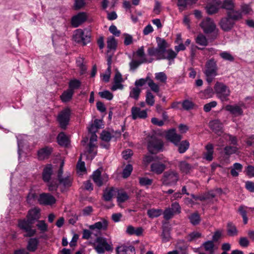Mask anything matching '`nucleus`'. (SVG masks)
<instances>
[{
  "instance_id": "obj_1",
  "label": "nucleus",
  "mask_w": 254,
  "mask_h": 254,
  "mask_svg": "<svg viewBox=\"0 0 254 254\" xmlns=\"http://www.w3.org/2000/svg\"><path fill=\"white\" fill-rule=\"evenodd\" d=\"M157 47L149 48L147 53L150 56L155 57L157 60H167L169 64L174 62L177 57V53L172 49H167L169 45L163 38H156Z\"/></svg>"
},
{
  "instance_id": "obj_2",
  "label": "nucleus",
  "mask_w": 254,
  "mask_h": 254,
  "mask_svg": "<svg viewBox=\"0 0 254 254\" xmlns=\"http://www.w3.org/2000/svg\"><path fill=\"white\" fill-rule=\"evenodd\" d=\"M243 15L241 12H235L234 14L230 12L226 13V15L221 18L219 22V26L224 32H229L234 28L236 22L241 20Z\"/></svg>"
},
{
  "instance_id": "obj_3",
  "label": "nucleus",
  "mask_w": 254,
  "mask_h": 254,
  "mask_svg": "<svg viewBox=\"0 0 254 254\" xmlns=\"http://www.w3.org/2000/svg\"><path fill=\"white\" fill-rule=\"evenodd\" d=\"M108 221L105 219H102L101 221L96 222L89 226V230L84 229L83 230L82 238L88 240L92 234L98 236L100 234L101 230H105L108 227Z\"/></svg>"
},
{
  "instance_id": "obj_4",
  "label": "nucleus",
  "mask_w": 254,
  "mask_h": 254,
  "mask_svg": "<svg viewBox=\"0 0 254 254\" xmlns=\"http://www.w3.org/2000/svg\"><path fill=\"white\" fill-rule=\"evenodd\" d=\"M205 34L212 33V39H215L218 34L219 30L216 28V25L214 21L209 17L204 19L199 24Z\"/></svg>"
},
{
  "instance_id": "obj_5",
  "label": "nucleus",
  "mask_w": 254,
  "mask_h": 254,
  "mask_svg": "<svg viewBox=\"0 0 254 254\" xmlns=\"http://www.w3.org/2000/svg\"><path fill=\"white\" fill-rule=\"evenodd\" d=\"M205 66L204 73L206 76V80L208 83H211L217 75L218 67L216 62L213 59H211L206 62Z\"/></svg>"
},
{
  "instance_id": "obj_6",
  "label": "nucleus",
  "mask_w": 254,
  "mask_h": 254,
  "mask_svg": "<svg viewBox=\"0 0 254 254\" xmlns=\"http://www.w3.org/2000/svg\"><path fill=\"white\" fill-rule=\"evenodd\" d=\"M163 142L156 134H153L149 137L148 141L147 148L151 154H155L162 151Z\"/></svg>"
},
{
  "instance_id": "obj_7",
  "label": "nucleus",
  "mask_w": 254,
  "mask_h": 254,
  "mask_svg": "<svg viewBox=\"0 0 254 254\" xmlns=\"http://www.w3.org/2000/svg\"><path fill=\"white\" fill-rule=\"evenodd\" d=\"M179 174L174 170H170L164 173L161 181L166 186H172L177 184L179 180Z\"/></svg>"
},
{
  "instance_id": "obj_8",
  "label": "nucleus",
  "mask_w": 254,
  "mask_h": 254,
  "mask_svg": "<svg viewBox=\"0 0 254 254\" xmlns=\"http://www.w3.org/2000/svg\"><path fill=\"white\" fill-rule=\"evenodd\" d=\"M91 34L90 31L78 29L76 30L73 35V40L77 43H82L85 45L91 41Z\"/></svg>"
},
{
  "instance_id": "obj_9",
  "label": "nucleus",
  "mask_w": 254,
  "mask_h": 254,
  "mask_svg": "<svg viewBox=\"0 0 254 254\" xmlns=\"http://www.w3.org/2000/svg\"><path fill=\"white\" fill-rule=\"evenodd\" d=\"M94 249L98 254H103L105 251L112 252L113 250L111 245L108 243L105 238L98 237L95 240Z\"/></svg>"
},
{
  "instance_id": "obj_10",
  "label": "nucleus",
  "mask_w": 254,
  "mask_h": 254,
  "mask_svg": "<svg viewBox=\"0 0 254 254\" xmlns=\"http://www.w3.org/2000/svg\"><path fill=\"white\" fill-rule=\"evenodd\" d=\"M217 97L222 102L227 101L230 96V90L228 87L222 83L217 82L214 87Z\"/></svg>"
},
{
  "instance_id": "obj_11",
  "label": "nucleus",
  "mask_w": 254,
  "mask_h": 254,
  "mask_svg": "<svg viewBox=\"0 0 254 254\" xmlns=\"http://www.w3.org/2000/svg\"><path fill=\"white\" fill-rule=\"evenodd\" d=\"M33 224L28 219H20L18 220V227L20 230L26 233L24 235V237H31L35 234L36 230L32 228Z\"/></svg>"
},
{
  "instance_id": "obj_12",
  "label": "nucleus",
  "mask_w": 254,
  "mask_h": 254,
  "mask_svg": "<svg viewBox=\"0 0 254 254\" xmlns=\"http://www.w3.org/2000/svg\"><path fill=\"white\" fill-rule=\"evenodd\" d=\"M167 164H171L167 159L162 160V162H155L151 164L150 170L156 174H161L166 169Z\"/></svg>"
},
{
  "instance_id": "obj_13",
  "label": "nucleus",
  "mask_w": 254,
  "mask_h": 254,
  "mask_svg": "<svg viewBox=\"0 0 254 254\" xmlns=\"http://www.w3.org/2000/svg\"><path fill=\"white\" fill-rule=\"evenodd\" d=\"M70 110L66 108L62 111L58 116V121L62 128L65 129L70 120Z\"/></svg>"
},
{
  "instance_id": "obj_14",
  "label": "nucleus",
  "mask_w": 254,
  "mask_h": 254,
  "mask_svg": "<svg viewBox=\"0 0 254 254\" xmlns=\"http://www.w3.org/2000/svg\"><path fill=\"white\" fill-rule=\"evenodd\" d=\"M92 179L96 185L100 187L108 182V175L104 174L101 176V171L97 169L94 172L92 175Z\"/></svg>"
},
{
  "instance_id": "obj_15",
  "label": "nucleus",
  "mask_w": 254,
  "mask_h": 254,
  "mask_svg": "<svg viewBox=\"0 0 254 254\" xmlns=\"http://www.w3.org/2000/svg\"><path fill=\"white\" fill-rule=\"evenodd\" d=\"M38 201L41 204L48 205L54 204L56 200L51 194L43 193L40 195Z\"/></svg>"
},
{
  "instance_id": "obj_16",
  "label": "nucleus",
  "mask_w": 254,
  "mask_h": 254,
  "mask_svg": "<svg viewBox=\"0 0 254 254\" xmlns=\"http://www.w3.org/2000/svg\"><path fill=\"white\" fill-rule=\"evenodd\" d=\"M87 19L86 13L81 12L73 16L71 20V24L74 27H77Z\"/></svg>"
},
{
  "instance_id": "obj_17",
  "label": "nucleus",
  "mask_w": 254,
  "mask_h": 254,
  "mask_svg": "<svg viewBox=\"0 0 254 254\" xmlns=\"http://www.w3.org/2000/svg\"><path fill=\"white\" fill-rule=\"evenodd\" d=\"M182 135L176 133V129H169L166 133V138L175 144L177 145L182 139Z\"/></svg>"
},
{
  "instance_id": "obj_18",
  "label": "nucleus",
  "mask_w": 254,
  "mask_h": 254,
  "mask_svg": "<svg viewBox=\"0 0 254 254\" xmlns=\"http://www.w3.org/2000/svg\"><path fill=\"white\" fill-rule=\"evenodd\" d=\"M221 7L227 10L226 13L230 12L231 14H234L235 12H240L234 9L235 4L233 0H224Z\"/></svg>"
},
{
  "instance_id": "obj_19",
  "label": "nucleus",
  "mask_w": 254,
  "mask_h": 254,
  "mask_svg": "<svg viewBox=\"0 0 254 254\" xmlns=\"http://www.w3.org/2000/svg\"><path fill=\"white\" fill-rule=\"evenodd\" d=\"M52 152L53 148L49 146L41 148L37 152L39 160H42L48 158Z\"/></svg>"
},
{
  "instance_id": "obj_20",
  "label": "nucleus",
  "mask_w": 254,
  "mask_h": 254,
  "mask_svg": "<svg viewBox=\"0 0 254 254\" xmlns=\"http://www.w3.org/2000/svg\"><path fill=\"white\" fill-rule=\"evenodd\" d=\"M132 118L136 120L137 118L145 119L147 117V112L145 110H141L140 108L133 107L131 109Z\"/></svg>"
},
{
  "instance_id": "obj_21",
  "label": "nucleus",
  "mask_w": 254,
  "mask_h": 254,
  "mask_svg": "<svg viewBox=\"0 0 254 254\" xmlns=\"http://www.w3.org/2000/svg\"><path fill=\"white\" fill-rule=\"evenodd\" d=\"M210 128L216 133L220 134L223 131V126L219 120H213L209 123Z\"/></svg>"
},
{
  "instance_id": "obj_22",
  "label": "nucleus",
  "mask_w": 254,
  "mask_h": 254,
  "mask_svg": "<svg viewBox=\"0 0 254 254\" xmlns=\"http://www.w3.org/2000/svg\"><path fill=\"white\" fill-rule=\"evenodd\" d=\"M53 174V167L51 164L47 165L44 169L42 173V178L45 182H49Z\"/></svg>"
},
{
  "instance_id": "obj_23",
  "label": "nucleus",
  "mask_w": 254,
  "mask_h": 254,
  "mask_svg": "<svg viewBox=\"0 0 254 254\" xmlns=\"http://www.w3.org/2000/svg\"><path fill=\"white\" fill-rule=\"evenodd\" d=\"M225 109L235 116L242 115L243 114V110L238 105H227L225 107Z\"/></svg>"
},
{
  "instance_id": "obj_24",
  "label": "nucleus",
  "mask_w": 254,
  "mask_h": 254,
  "mask_svg": "<svg viewBox=\"0 0 254 254\" xmlns=\"http://www.w3.org/2000/svg\"><path fill=\"white\" fill-rule=\"evenodd\" d=\"M126 233L129 235L140 236L142 234L143 229L141 227L135 228L131 225H129L127 228Z\"/></svg>"
},
{
  "instance_id": "obj_25",
  "label": "nucleus",
  "mask_w": 254,
  "mask_h": 254,
  "mask_svg": "<svg viewBox=\"0 0 254 254\" xmlns=\"http://www.w3.org/2000/svg\"><path fill=\"white\" fill-rule=\"evenodd\" d=\"M179 167L181 172L186 174L190 173L193 169V166L185 161L180 162Z\"/></svg>"
},
{
  "instance_id": "obj_26",
  "label": "nucleus",
  "mask_w": 254,
  "mask_h": 254,
  "mask_svg": "<svg viewBox=\"0 0 254 254\" xmlns=\"http://www.w3.org/2000/svg\"><path fill=\"white\" fill-rule=\"evenodd\" d=\"M57 141L59 144L63 146H67L69 144L68 137L63 132L60 133L57 136Z\"/></svg>"
},
{
  "instance_id": "obj_27",
  "label": "nucleus",
  "mask_w": 254,
  "mask_h": 254,
  "mask_svg": "<svg viewBox=\"0 0 254 254\" xmlns=\"http://www.w3.org/2000/svg\"><path fill=\"white\" fill-rule=\"evenodd\" d=\"M227 232L229 236L234 237L238 235V231L235 225L229 222L227 225Z\"/></svg>"
},
{
  "instance_id": "obj_28",
  "label": "nucleus",
  "mask_w": 254,
  "mask_h": 254,
  "mask_svg": "<svg viewBox=\"0 0 254 254\" xmlns=\"http://www.w3.org/2000/svg\"><path fill=\"white\" fill-rule=\"evenodd\" d=\"M108 53L111 50H116L117 47V42L113 36H110L107 38V41Z\"/></svg>"
},
{
  "instance_id": "obj_29",
  "label": "nucleus",
  "mask_w": 254,
  "mask_h": 254,
  "mask_svg": "<svg viewBox=\"0 0 254 254\" xmlns=\"http://www.w3.org/2000/svg\"><path fill=\"white\" fill-rule=\"evenodd\" d=\"M216 196L214 190H211L207 192L204 193L197 197V199L200 201L211 200Z\"/></svg>"
},
{
  "instance_id": "obj_30",
  "label": "nucleus",
  "mask_w": 254,
  "mask_h": 254,
  "mask_svg": "<svg viewBox=\"0 0 254 254\" xmlns=\"http://www.w3.org/2000/svg\"><path fill=\"white\" fill-rule=\"evenodd\" d=\"M39 211L37 209H32L29 211L27 215V219L33 223L39 219Z\"/></svg>"
},
{
  "instance_id": "obj_31",
  "label": "nucleus",
  "mask_w": 254,
  "mask_h": 254,
  "mask_svg": "<svg viewBox=\"0 0 254 254\" xmlns=\"http://www.w3.org/2000/svg\"><path fill=\"white\" fill-rule=\"evenodd\" d=\"M58 179L59 184L62 185L64 188L70 187L72 185V179L69 176L62 177Z\"/></svg>"
},
{
  "instance_id": "obj_32",
  "label": "nucleus",
  "mask_w": 254,
  "mask_h": 254,
  "mask_svg": "<svg viewBox=\"0 0 254 254\" xmlns=\"http://www.w3.org/2000/svg\"><path fill=\"white\" fill-rule=\"evenodd\" d=\"M161 236L163 243H167L170 241L171 239L170 229L167 227L163 228Z\"/></svg>"
},
{
  "instance_id": "obj_33",
  "label": "nucleus",
  "mask_w": 254,
  "mask_h": 254,
  "mask_svg": "<svg viewBox=\"0 0 254 254\" xmlns=\"http://www.w3.org/2000/svg\"><path fill=\"white\" fill-rule=\"evenodd\" d=\"M73 93V91H71V89H68L66 91H64L61 96V100L64 102H67L70 101L72 97Z\"/></svg>"
},
{
  "instance_id": "obj_34",
  "label": "nucleus",
  "mask_w": 254,
  "mask_h": 254,
  "mask_svg": "<svg viewBox=\"0 0 254 254\" xmlns=\"http://www.w3.org/2000/svg\"><path fill=\"white\" fill-rule=\"evenodd\" d=\"M243 166L239 163H235L231 170V174L233 177H237L239 175V172L242 171Z\"/></svg>"
},
{
  "instance_id": "obj_35",
  "label": "nucleus",
  "mask_w": 254,
  "mask_h": 254,
  "mask_svg": "<svg viewBox=\"0 0 254 254\" xmlns=\"http://www.w3.org/2000/svg\"><path fill=\"white\" fill-rule=\"evenodd\" d=\"M195 42L199 45L205 47L208 45V40L206 37L200 33L195 38Z\"/></svg>"
},
{
  "instance_id": "obj_36",
  "label": "nucleus",
  "mask_w": 254,
  "mask_h": 254,
  "mask_svg": "<svg viewBox=\"0 0 254 254\" xmlns=\"http://www.w3.org/2000/svg\"><path fill=\"white\" fill-rule=\"evenodd\" d=\"M38 240L36 238H31L30 239L27 245V250L30 252H34L38 246Z\"/></svg>"
},
{
  "instance_id": "obj_37",
  "label": "nucleus",
  "mask_w": 254,
  "mask_h": 254,
  "mask_svg": "<svg viewBox=\"0 0 254 254\" xmlns=\"http://www.w3.org/2000/svg\"><path fill=\"white\" fill-rule=\"evenodd\" d=\"M38 194L33 190H30L27 196V202L29 204H33L38 199Z\"/></svg>"
},
{
  "instance_id": "obj_38",
  "label": "nucleus",
  "mask_w": 254,
  "mask_h": 254,
  "mask_svg": "<svg viewBox=\"0 0 254 254\" xmlns=\"http://www.w3.org/2000/svg\"><path fill=\"white\" fill-rule=\"evenodd\" d=\"M189 219L191 224L194 226L199 224L201 221L200 217L197 212L190 214L189 217Z\"/></svg>"
},
{
  "instance_id": "obj_39",
  "label": "nucleus",
  "mask_w": 254,
  "mask_h": 254,
  "mask_svg": "<svg viewBox=\"0 0 254 254\" xmlns=\"http://www.w3.org/2000/svg\"><path fill=\"white\" fill-rule=\"evenodd\" d=\"M114 191V188H111L110 189H106L103 194L104 200L106 201H109L111 200L113 196Z\"/></svg>"
},
{
  "instance_id": "obj_40",
  "label": "nucleus",
  "mask_w": 254,
  "mask_h": 254,
  "mask_svg": "<svg viewBox=\"0 0 254 254\" xmlns=\"http://www.w3.org/2000/svg\"><path fill=\"white\" fill-rule=\"evenodd\" d=\"M147 215L150 218L158 217L162 213V210L160 209H150L147 210Z\"/></svg>"
},
{
  "instance_id": "obj_41",
  "label": "nucleus",
  "mask_w": 254,
  "mask_h": 254,
  "mask_svg": "<svg viewBox=\"0 0 254 254\" xmlns=\"http://www.w3.org/2000/svg\"><path fill=\"white\" fill-rule=\"evenodd\" d=\"M247 208V206L243 205H240L238 208V212L243 217V222L245 224H246L248 223V217L247 216L246 211Z\"/></svg>"
},
{
  "instance_id": "obj_42",
  "label": "nucleus",
  "mask_w": 254,
  "mask_h": 254,
  "mask_svg": "<svg viewBox=\"0 0 254 254\" xmlns=\"http://www.w3.org/2000/svg\"><path fill=\"white\" fill-rule=\"evenodd\" d=\"M146 62L147 60L145 58H144L141 61L132 60L129 63L130 69L133 71L135 70L141 64Z\"/></svg>"
},
{
  "instance_id": "obj_43",
  "label": "nucleus",
  "mask_w": 254,
  "mask_h": 254,
  "mask_svg": "<svg viewBox=\"0 0 254 254\" xmlns=\"http://www.w3.org/2000/svg\"><path fill=\"white\" fill-rule=\"evenodd\" d=\"M201 234L197 231H193L189 234L187 239L189 242H192L196 240L201 237Z\"/></svg>"
},
{
  "instance_id": "obj_44",
  "label": "nucleus",
  "mask_w": 254,
  "mask_h": 254,
  "mask_svg": "<svg viewBox=\"0 0 254 254\" xmlns=\"http://www.w3.org/2000/svg\"><path fill=\"white\" fill-rule=\"evenodd\" d=\"M204 249L206 251L208 252L210 254L214 253V244L212 241H208L203 244Z\"/></svg>"
},
{
  "instance_id": "obj_45",
  "label": "nucleus",
  "mask_w": 254,
  "mask_h": 254,
  "mask_svg": "<svg viewBox=\"0 0 254 254\" xmlns=\"http://www.w3.org/2000/svg\"><path fill=\"white\" fill-rule=\"evenodd\" d=\"M145 102L147 104L150 106H152L154 104V96L149 91H146Z\"/></svg>"
},
{
  "instance_id": "obj_46",
  "label": "nucleus",
  "mask_w": 254,
  "mask_h": 254,
  "mask_svg": "<svg viewBox=\"0 0 254 254\" xmlns=\"http://www.w3.org/2000/svg\"><path fill=\"white\" fill-rule=\"evenodd\" d=\"M153 180L147 177H140L139 178V183L141 186L148 187L152 185Z\"/></svg>"
},
{
  "instance_id": "obj_47",
  "label": "nucleus",
  "mask_w": 254,
  "mask_h": 254,
  "mask_svg": "<svg viewBox=\"0 0 254 254\" xmlns=\"http://www.w3.org/2000/svg\"><path fill=\"white\" fill-rule=\"evenodd\" d=\"M189 142L187 140H184L182 141L179 145L178 148V151L180 153H183L186 151V150L189 147Z\"/></svg>"
},
{
  "instance_id": "obj_48",
  "label": "nucleus",
  "mask_w": 254,
  "mask_h": 254,
  "mask_svg": "<svg viewBox=\"0 0 254 254\" xmlns=\"http://www.w3.org/2000/svg\"><path fill=\"white\" fill-rule=\"evenodd\" d=\"M81 85V82L77 79L71 80L69 82V89L73 91L74 89H78Z\"/></svg>"
},
{
  "instance_id": "obj_49",
  "label": "nucleus",
  "mask_w": 254,
  "mask_h": 254,
  "mask_svg": "<svg viewBox=\"0 0 254 254\" xmlns=\"http://www.w3.org/2000/svg\"><path fill=\"white\" fill-rule=\"evenodd\" d=\"M140 92L141 89H139L138 87H133L130 92L129 96L131 98H132L135 100H137L139 98V96Z\"/></svg>"
},
{
  "instance_id": "obj_50",
  "label": "nucleus",
  "mask_w": 254,
  "mask_h": 254,
  "mask_svg": "<svg viewBox=\"0 0 254 254\" xmlns=\"http://www.w3.org/2000/svg\"><path fill=\"white\" fill-rule=\"evenodd\" d=\"M219 55L224 60L229 62H233L234 60V57L228 52H222L219 54Z\"/></svg>"
},
{
  "instance_id": "obj_51",
  "label": "nucleus",
  "mask_w": 254,
  "mask_h": 254,
  "mask_svg": "<svg viewBox=\"0 0 254 254\" xmlns=\"http://www.w3.org/2000/svg\"><path fill=\"white\" fill-rule=\"evenodd\" d=\"M155 79L162 83H166L167 77L164 72H157L155 74Z\"/></svg>"
},
{
  "instance_id": "obj_52",
  "label": "nucleus",
  "mask_w": 254,
  "mask_h": 254,
  "mask_svg": "<svg viewBox=\"0 0 254 254\" xmlns=\"http://www.w3.org/2000/svg\"><path fill=\"white\" fill-rule=\"evenodd\" d=\"M129 198L127 194L125 192H118L117 196V201L119 203H123L127 200Z\"/></svg>"
},
{
  "instance_id": "obj_53",
  "label": "nucleus",
  "mask_w": 254,
  "mask_h": 254,
  "mask_svg": "<svg viewBox=\"0 0 254 254\" xmlns=\"http://www.w3.org/2000/svg\"><path fill=\"white\" fill-rule=\"evenodd\" d=\"M98 94L101 98L108 100H111L113 98V94L108 90L99 92Z\"/></svg>"
},
{
  "instance_id": "obj_54",
  "label": "nucleus",
  "mask_w": 254,
  "mask_h": 254,
  "mask_svg": "<svg viewBox=\"0 0 254 254\" xmlns=\"http://www.w3.org/2000/svg\"><path fill=\"white\" fill-rule=\"evenodd\" d=\"M133 168L131 165L127 164L123 171V177L127 178L130 176L132 171Z\"/></svg>"
},
{
  "instance_id": "obj_55",
  "label": "nucleus",
  "mask_w": 254,
  "mask_h": 254,
  "mask_svg": "<svg viewBox=\"0 0 254 254\" xmlns=\"http://www.w3.org/2000/svg\"><path fill=\"white\" fill-rule=\"evenodd\" d=\"M36 226L40 230L41 233H44L48 231V225L44 220L39 221Z\"/></svg>"
},
{
  "instance_id": "obj_56",
  "label": "nucleus",
  "mask_w": 254,
  "mask_h": 254,
  "mask_svg": "<svg viewBox=\"0 0 254 254\" xmlns=\"http://www.w3.org/2000/svg\"><path fill=\"white\" fill-rule=\"evenodd\" d=\"M225 154L230 155L235 153L237 151V148L235 146H227L224 149Z\"/></svg>"
},
{
  "instance_id": "obj_57",
  "label": "nucleus",
  "mask_w": 254,
  "mask_h": 254,
  "mask_svg": "<svg viewBox=\"0 0 254 254\" xmlns=\"http://www.w3.org/2000/svg\"><path fill=\"white\" fill-rule=\"evenodd\" d=\"M47 186L48 187V190L50 191H55L57 190V189L59 187V184L57 183L56 181H52L49 182H47Z\"/></svg>"
},
{
  "instance_id": "obj_58",
  "label": "nucleus",
  "mask_w": 254,
  "mask_h": 254,
  "mask_svg": "<svg viewBox=\"0 0 254 254\" xmlns=\"http://www.w3.org/2000/svg\"><path fill=\"white\" fill-rule=\"evenodd\" d=\"M241 11H240L242 12V15L243 13L245 14H249L252 11L250 5L246 3H243L241 5Z\"/></svg>"
},
{
  "instance_id": "obj_59",
  "label": "nucleus",
  "mask_w": 254,
  "mask_h": 254,
  "mask_svg": "<svg viewBox=\"0 0 254 254\" xmlns=\"http://www.w3.org/2000/svg\"><path fill=\"white\" fill-rule=\"evenodd\" d=\"M193 103L188 100H185L182 102V106L185 110H189L193 108Z\"/></svg>"
},
{
  "instance_id": "obj_60",
  "label": "nucleus",
  "mask_w": 254,
  "mask_h": 254,
  "mask_svg": "<svg viewBox=\"0 0 254 254\" xmlns=\"http://www.w3.org/2000/svg\"><path fill=\"white\" fill-rule=\"evenodd\" d=\"M216 105L217 102L216 101H211L204 105L203 110L205 112H209L212 108L215 107Z\"/></svg>"
},
{
  "instance_id": "obj_61",
  "label": "nucleus",
  "mask_w": 254,
  "mask_h": 254,
  "mask_svg": "<svg viewBox=\"0 0 254 254\" xmlns=\"http://www.w3.org/2000/svg\"><path fill=\"white\" fill-rule=\"evenodd\" d=\"M175 213L173 212V210L170 208H168L165 210L163 212L164 218L166 220H169L171 219Z\"/></svg>"
},
{
  "instance_id": "obj_62",
  "label": "nucleus",
  "mask_w": 254,
  "mask_h": 254,
  "mask_svg": "<svg viewBox=\"0 0 254 254\" xmlns=\"http://www.w3.org/2000/svg\"><path fill=\"white\" fill-rule=\"evenodd\" d=\"M101 138L105 141L109 142L111 140L112 136L109 132L104 130L101 134Z\"/></svg>"
},
{
  "instance_id": "obj_63",
  "label": "nucleus",
  "mask_w": 254,
  "mask_h": 254,
  "mask_svg": "<svg viewBox=\"0 0 254 254\" xmlns=\"http://www.w3.org/2000/svg\"><path fill=\"white\" fill-rule=\"evenodd\" d=\"M206 11L209 14H213L218 12V8L214 5H209L206 7Z\"/></svg>"
},
{
  "instance_id": "obj_64",
  "label": "nucleus",
  "mask_w": 254,
  "mask_h": 254,
  "mask_svg": "<svg viewBox=\"0 0 254 254\" xmlns=\"http://www.w3.org/2000/svg\"><path fill=\"white\" fill-rule=\"evenodd\" d=\"M116 252L117 254H127V246L122 245L117 247Z\"/></svg>"
}]
</instances>
